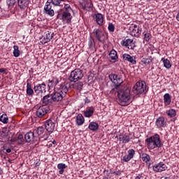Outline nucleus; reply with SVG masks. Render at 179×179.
I'll list each match as a JSON object with an SVG mask.
<instances>
[{
    "instance_id": "obj_1",
    "label": "nucleus",
    "mask_w": 179,
    "mask_h": 179,
    "mask_svg": "<svg viewBox=\"0 0 179 179\" xmlns=\"http://www.w3.org/2000/svg\"><path fill=\"white\" fill-rule=\"evenodd\" d=\"M111 94H117V103L120 106H128L131 103V89L128 87H121Z\"/></svg>"
},
{
    "instance_id": "obj_2",
    "label": "nucleus",
    "mask_w": 179,
    "mask_h": 179,
    "mask_svg": "<svg viewBox=\"0 0 179 179\" xmlns=\"http://www.w3.org/2000/svg\"><path fill=\"white\" fill-rule=\"evenodd\" d=\"M145 142L147 143L148 149H150L151 150L156 149V148H162L163 146L162 140H160V136L157 134L148 138Z\"/></svg>"
},
{
    "instance_id": "obj_3",
    "label": "nucleus",
    "mask_w": 179,
    "mask_h": 179,
    "mask_svg": "<svg viewBox=\"0 0 179 179\" xmlns=\"http://www.w3.org/2000/svg\"><path fill=\"white\" fill-rule=\"evenodd\" d=\"M132 92L136 96L146 94L148 93V87L145 81H138L133 87Z\"/></svg>"
},
{
    "instance_id": "obj_4",
    "label": "nucleus",
    "mask_w": 179,
    "mask_h": 179,
    "mask_svg": "<svg viewBox=\"0 0 179 179\" xmlns=\"http://www.w3.org/2000/svg\"><path fill=\"white\" fill-rule=\"evenodd\" d=\"M109 79L115 85V87L110 90V93H115L116 90H118L122 87L124 80H122V78H121V76L111 73L109 75Z\"/></svg>"
},
{
    "instance_id": "obj_5",
    "label": "nucleus",
    "mask_w": 179,
    "mask_h": 179,
    "mask_svg": "<svg viewBox=\"0 0 179 179\" xmlns=\"http://www.w3.org/2000/svg\"><path fill=\"white\" fill-rule=\"evenodd\" d=\"M85 75L83 74V71L80 70V69H76L72 71L69 77V80L70 82H78V80H82Z\"/></svg>"
},
{
    "instance_id": "obj_6",
    "label": "nucleus",
    "mask_w": 179,
    "mask_h": 179,
    "mask_svg": "<svg viewBox=\"0 0 179 179\" xmlns=\"http://www.w3.org/2000/svg\"><path fill=\"white\" fill-rule=\"evenodd\" d=\"M47 89V85L45 83L38 84L34 86V90L38 97H43V93H45Z\"/></svg>"
},
{
    "instance_id": "obj_7",
    "label": "nucleus",
    "mask_w": 179,
    "mask_h": 179,
    "mask_svg": "<svg viewBox=\"0 0 179 179\" xmlns=\"http://www.w3.org/2000/svg\"><path fill=\"white\" fill-rule=\"evenodd\" d=\"M34 132L37 139H40L38 136H41V138H45V141H47L48 136H50V134H45V129H44L43 127H39L37 129H35Z\"/></svg>"
},
{
    "instance_id": "obj_8",
    "label": "nucleus",
    "mask_w": 179,
    "mask_h": 179,
    "mask_svg": "<svg viewBox=\"0 0 179 179\" xmlns=\"http://www.w3.org/2000/svg\"><path fill=\"white\" fill-rule=\"evenodd\" d=\"M50 112V106H40L36 110V117L38 118H43L46 114H48Z\"/></svg>"
},
{
    "instance_id": "obj_9",
    "label": "nucleus",
    "mask_w": 179,
    "mask_h": 179,
    "mask_svg": "<svg viewBox=\"0 0 179 179\" xmlns=\"http://www.w3.org/2000/svg\"><path fill=\"white\" fill-rule=\"evenodd\" d=\"M93 34L94 37L99 41V43H103L106 40V36L101 29H95L93 31Z\"/></svg>"
},
{
    "instance_id": "obj_10",
    "label": "nucleus",
    "mask_w": 179,
    "mask_h": 179,
    "mask_svg": "<svg viewBox=\"0 0 179 179\" xmlns=\"http://www.w3.org/2000/svg\"><path fill=\"white\" fill-rule=\"evenodd\" d=\"M24 140L27 143H30V142H37L38 141L34 131L27 132L24 136Z\"/></svg>"
},
{
    "instance_id": "obj_11",
    "label": "nucleus",
    "mask_w": 179,
    "mask_h": 179,
    "mask_svg": "<svg viewBox=\"0 0 179 179\" xmlns=\"http://www.w3.org/2000/svg\"><path fill=\"white\" fill-rule=\"evenodd\" d=\"M69 87H72V85H71V83L64 82L60 84L57 91L62 93L65 97L66 96V94L69 91Z\"/></svg>"
},
{
    "instance_id": "obj_12",
    "label": "nucleus",
    "mask_w": 179,
    "mask_h": 179,
    "mask_svg": "<svg viewBox=\"0 0 179 179\" xmlns=\"http://www.w3.org/2000/svg\"><path fill=\"white\" fill-rule=\"evenodd\" d=\"M72 12L69 11H63L62 14H59L57 15V18L59 19L61 17L63 22H66V23H71V20H72V15H71Z\"/></svg>"
},
{
    "instance_id": "obj_13",
    "label": "nucleus",
    "mask_w": 179,
    "mask_h": 179,
    "mask_svg": "<svg viewBox=\"0 0 179 179\" xmlns=\"http://www.w3.org/2000/svg\"><path fill=\"white\" fill-rule=\"evenodd\" d=\"M43 106H51V104H54V101L52 99V96L51 94H48L45 95L41 100Z\"/></svg>"
},
{
    "instance_id": "obj_14",
    "label": "nucleus",
    "mask_w": 179,
    "mask_h": 179,
    "mask_svg": "<svg viewBox=\"0 0 179 179\" xmlns=\"http://www.w3.org/2000/svg\"><path fill=\"white\" fill-rule=\"evenodd\" d=\"M122 45L124 47H127L129 50H134L136 45H135V41L134 39L127 38L122 41Z\"/></svg>"
},
{
    "instance_id": "obj_15",
    "label": "nucleus",
    "mask_w": 179,
    "mask_h": 179,
    "mask_svg": "<svg viewBox=\"0 0 179 179\" xmlns=\"http://www.w3.org/2000/svg\"><path fill=\"white\" fill-rule=\"evenodd\" d=\"M45 128L48 134H52L55 129V123L51 120H48L45 122Z\"/></svg>"
},
{
    "instance_id": "obj_16",
    "label": "nucleus",
    "mask_w": 179,
    "mask_h": 179,
    "mask_svg": "<svg viewBox=\"0 0 179 179\" xmlns=\"http://www.w3.org/2000/svg\"><path fill=\"white\" fill-rule=\"evenodd\" d=\"M155 125L157 128H166L167 125V119L161 116L156 120Z\"/></svg>"
},
{
    "instance_id": "obj_17",
    "label": "nucleus",
    "mask_w": 179,
    "mask_h": 179,
    "mask_svg": "<svg viewBox=\"0 0 179 179\" xmlns=\"http://www.w3.org/2000/svg\"><path fill=\"white\" fill-rule=\"evenodd\" d=\"M166 169L167 165L163 162H159L152 167L153 171L156 173H162V171H166Z\"/></svg>"
},
{
    "instance_id": "obj_18",
    "label": "nucleus",
    "mask_w": 179,
    "mask_h": 179,
    "mask_svg": "<svg viewBox=\"0 0 179 179\" xmlns=\"http://www.w3.org/2000/svg\"><path fill=\"white\" fill-rule=\"evenodd\" d=\"M53 103H59V101H62L64 97H65L62 93L58 90L51 94Z\"/></svg>"
},
{
    "instance_id": "obj_19",
    "label": "nucleus",
    "mask_w": 179,
    "mask_h": 179,
    "mask_svg": "<svg viewBox=\"0 0 179 179\" xmlns=\"http://www.w3.org/2000/svg\"><path fill=\"white\" fill-rule=\"evenodd\" d=\"M45 13L48 15V16L52 17L55 15L54 9H52V6L51 2L47 1L44 7Z\"/></svg>"
},
{
    "instance_id": "obj_20",
    "label": "nucleus",
    "mask_w": 179,
    "mask_h": 179,
    "mask_svg": "<svg viewBox=\"0 0 179 179\" xmlns=\"http://www.w3.org/2000/svg\"><path fill=\"white\" fill-rule=\"evenodd\" d=\"M142 33V28L136 24L134 25V29L131 32V35L134 37H139Z\"/></svg>"
},
{
    "instance_id": "obj_21",
    "label": "nucleus",
    "mask_w": 179,
    "mask_h": 179,
    "mask_svg": "<svg viewBox=\"0 0 179 179\" xmlns=\"http://www.w3.org/2000/svg\"><path fill=\"white\" fill-rule=\"evenodd\" d=\"M122 58L124 61L130 62V64L132 65H136V59L135 56H131L130 55L125 53L122 55Z\"/></svg>"
},
{
    "instance_id": "obj_22",
    "label": "nucleus",
    "mask_w": 179,
    "mask_h": 179,
    "mask_svg": "<svg viewBox=\"0 0 179 179\" xmlns=\"http://www.w3.org/2000/svg\"><path fill=\"white\" fill-rule=\"evenodd\" d=\"M135 155V150L134 149H131L128 151V155H124L123 157V162H129V160H131V159L134 158V156Z\"/></svg>"
},
{
    "instance_id": "obj_23",
    "label": "nucleus",
    "mask_w": 179,
    "mask_h": 179,
    "mask_svg": "<svg viewBox=\"0 0 179 179\" xmlns=\"http://www.w3.org/2000/svg\"><path fill=\"white\" fill-rule=\"evenodd\" d=\"M29 2L30 0H17L18 6L20 9H26L27 8H29Z\"/></svg>"
},
{
    "instance_id": "obj_24",
    "label": "nucleus",
    "mask_w": 179,
    "mask_h": 179,
    "mask_svg": "<svg viewBox=\"0 0 179 179\" xmlns=\"http://www.w3.org/2000/svg\"><path fill=\"white\" fill-rule=\"evenodd\" d=\"M54 37V32H51L50 31H46L43 35V38L45 43H50L52 38Z\"/></svg>"
},
{
    "instance_id": "obj_25",
    "label": "nucleus",
    "mask_w": 179,
    "mask_h": 179,
    "mask_svg": "<svg viewBox=\"0 0 179 179\" xmlns=\"http://www.w3.org/2000/svg\"><path fill=\"white\" fill-rule=\"evenodd\" d=\"M49 84H48V87L49 89H51V87H55L57 83H59V80L57 77H52L48 80Z\"/></svg>"
},
{
    "instance_id": "obj_26",
    "label": "nucleus",
    "mask_w": 179,
    "mask_h": 179,
    "mask_svg": "<svg viewBox=\"0 0 179 179\" xmlns=\"http://www.w3.org/2000/svg\"><path fill=\"white\" fill-rule=\"evenodd\" d=\"M95 19L97 24L99 26H103L104 24V17L101 13L96 14Z\"/></svg>"
},
{
    "instance_id": "obj_27",
    "label": "nucleus",
    "mask_w": 179,
    "mask_h": 179,
    "mask_svg": "<svg viewBox=\"0 0 179 179\" xmlns=\"http://www.w3.org/2000/svg\"><path fill=\"white\" fill-rule=\"evenodd\" d=\"M109 58H110L112 62H117V60L118 59L117 51L112 50L109 53Z\"/></svg>"
},
{
    "instance_id": "obj_28",
    "label": "nucleus",
    "mask_w": 179,
    "mask_h": 179,
    "mask_svg": "<svg viewBox=\"0 0 179 179\" xmlns=\"http://www.w3.org/2000/svg\"><path fill=\"white\" fill-rule=\"evenodd\" d=\"M85 123V117L82 114H78L76 117V124L78 126L83 125Z\"/></svg>"
},
{
    "instance_id": "obj_29",
    "label": "nucleus",
    "mask_w": 179,
    "mask_h": 179,
    "mask_svg": "<svg viewBox=\"0 0 179 179\" xmlns=\"http://www.w3.org/2000/svg\"><path fill=\"white\" fill-rule=\"evenodd\" d=\"M164 103L165 106H170L171 103V96H170V94L166 93L164 95Z\"/></svg>"
},
{
    "instance_id": "obj_30",
    "label": "nucleus",
    "mask_w": 179,
    "mask_h": 179,
    "mask_svg": "<svg viewBox=\"0 0 179 179\" xmlns=\"http://www.w3.org/2000/svg\"><path fill=\"white\" fill-rule=\"evenodd\" d=\"M94 113V108L93 106L87 108L86 111L84 112L85 117H87V118H90V117H92L93 115V113Z\"/></svg>"
},
{
    "instance_id": "obj_31",
    "label": "nucleus",
    "mask_w": 179,
    "mask_h": 179,
    "mask_svg": "<svg viewBox=\"0 0 179 179\" xmlns=\"http://www.w3.org/2000/svg\"><path fill=\"white\" fill-rule=\"evenodd\" d=\"M88 128L90 131H97V129H99V124L92 122L90 123Z\"/></svg>"
},
{
    "instance_id": "obj_32",
    "label": "nucleus",
    "mask_w": 179,
    "mask_h": 179,
    "mask_svg": "<svg viewBox=\"0 0 179 179\" xmlns=\"http://www.w3.org/2000/svg\"><path fill=\"white\" fill-rule=\"evenodd\" d=\"M27 94L28 96H33L34 94V90L31 89V84H27Z\"/></svg>"
},
{
    "instance_id": "obj_33",
    "label": "nucleus",
    "mask_w": 179,
    "mask_h": 179,
    "mask_svg": "<svg viewBox=\"0 0 179 179\" xmlns=\"http://www.w3.org/2000/svg\"><path fill=\"white\" fill-rule=\"evenodd\" d=\"M73 89H76L79 92L82 90L83 87V82H78L75 85H71Z\"/></svg>"
},
{
    "instance_id": "obj_34",
    "label": "nucleus",
    "mask_w": 179,
    "mask_h": 179,
    "mask_svg": "<svg viewBox=\"0 0 179 179\" xmlns=\"http://www.w3.org/2000/svg\"><path fill=\"white\" fill-rule=\"evenodd\" d=\"M57 169L59 171V174H64V169H66V165L65 164H58Z\"/></svg>"
},
{
    "instance_id": "obj_35",
    "label": "nucleus",
    "mask_w": 179,
    "mask_h": 179,
    "mask_svg": "<svg viewBox=\"0 0 179 179\" xmlns=\"http://www.w3.org/2000/svg\"><path fill=\"white\" fill-rule=\"evenodd\" d=\"M141 160H143V162H145V163H148V162L150 161V157L149 156V155L146 153H143L141 155Z\"/></svg>"
},
{
    "instance_id": "obj_36",
    "label": "nucleus",
    "mask_w": 179,
    "mask_h": 179,
    "mask_svg": "<svg viewBox=\"0 0 179 179\" xmlns=\"http://www.w3.org/2000/svg\"><path fill=\"white\" fill-rule=\"evenodd\" d=\"M143 38L145 40V41L149 42L150 41V38H152V35L150 34V33L145 31L143 33Z\"/></svg>"
},
{
    "instance_id": "obj_37",
    "label": "nucleus",
    "mask_w": 179,
    "mask_h": 179,
    "mask_svg": "<svg viewBox=\"0 0 179 179\" xmlns=\"http://www.w3.org/2000/svg\"><path fill=\"white\" fill-rule=\"evenodd\" d=\"M162 61H163L164 66H165V68H167V69H170V68H171V63H170V60L162 58Z\"/></svg>"
},
{
    "instance_id": "obj_38",
    "label": "nucleus",
    "mask_w": 179,
    "mask_h": 179,
    "mask_svg": "<svg viewBox=\"0 0 179 179\" xmlns=\"http://www.w3.org/2000/svg\"><path fill=\"white\" fill-rule=\"evenodd\" d=\"M13 49V56L15 57V58H17V57L20 55V50H19V46L14 45Z\"/></svg>"
},
{
    "instance_id": "obj_39",
    "label": "nucleus",
    "mask_w": 179,
    "mask_h": 179,
    "mask_svg": "<svg viewBox=\"0 0 179 179\" xmlns=\"http://www.w3.org/2000/svg\"><path fill=\"white\" fill-rule=\"evenodd\" d=\"M166 113L169 117H171V118H173V117H176V115H177V112H176V110L174 109H170L169 110H167Z\"/></svg>"
},
{
    "instance_id": "obj_40",
    "label": "nucleus",
    "mask_w": 179,
    "mask_h": 179,
    "mask_svg": "<svg viewBox=\"0 0 179 179\" xmlns=\"http://www.w3.org/2000/svg\"><path fill=\"white\" fill-rule=\"evenodd\" d=\"M92 6H93V4H92V3L87 1L84 4V6H83V9H84L85 10H90Z\"/></svg>"
},
{
    "instance_id": "obj_41",
    "label": "nucleus",
    "mask_w": 179,
    "mask_h": 179,
    "mask_svg": "<svg viewBox=\"0 0 179 179\" xmlns=\"http://www.w3.org/2000/svg\"><path fill=\"white\" fill-rule=\"evenodd\" d=\"M0 121L1 122H3V124H8L9 118H8V116L6 115H2L1 116H0Z\"/></svg>"
},
{
    "instance_id": "obj_42",
    "label": "nucleus",
    "mask_w": 179,
    "mask_h": 179,
    "mask_svg": "<svg viewBox=\"0 0 179 179\" xmlns=\"http://www.w3.org/2000/svg\"><path fill=\"white\" fill-rule=\"evenodd\" d=\"M122 143H128L129 141H131V137L129 136V134H124L122 136Z\"/></svg>"
},
{
    "instance_id": "obj_43",
    "label": "nucleus",
    "mask_w": 179,
    "mask_h": 179,
    "mask_svg": "<svg viewBox=\"0 0 179 179\" xmlns=\"http://www.w3.org/2000/svg\"><path fill=\"white\" fill-rule=\"evenodd\" d=\"M17 0H6V3L8 8H13Z\"/></svg>"
},
{
    "instance_id": "obj_44",
    "label": "nucleus",
    "mask_w": 179,
    "mask_h": 179,
    "mask_svg": "<svg viewBox=\"0 0 179 179\" xmlns=\"http://www.w3.org/2000/svg\"><path fill=\"white\" fill-rule=\"evenodd\" d=\"M152 62V59L150 58H143L141 59V64H143L144 65L148 66L149 64Z\"/></svg>"
},
{
    "instance_id": "obj_45",
    "label": "nucleus",
    "mask_w": 179,
    "mask_h": 179,
    "mask_svg": "<svg viewBox=\"0 0 179 179\" xmlns=\"http://www.w3.org/2000/svg\"><path fill=\"white\" fill-rule=\"evenodd\" d=\"M18 145H23L24 143V138H23V134H20L17 137Z\"/></svg>"
},
{
    "instance_id": "obj_46",
    "label": "nucleus",
    "mask_w": 179,
    "mask_h": 179,
    "mask_svg": "<svg viewBox=\"0 0 179 179\" xmlns=\"http://www.w3.org/2000/svg\"><path fill=\"white\" fill-rule=\"evenodd\" d=\"M61 2H63L62 0H50V3H52L55 6H59Z\"/></svg>"
},
{
    "instance_id": "obj_47",
    "label": "nucleus",
    "mask_w": 179,
    "mask_h": 179,
    "mask_svg": "<svg viewBox=\"0 0 179 179\" xmlns=\"http://www.w3.org/2000/svg\"><path fill=\"white\" fill-rule=\"evenodd\" d=\"M108 29L110 33H114V31L115 30V27H114V24L113 23H109Z\"/></svg>"
},
{
    "instance_id": "obj_48",
    "label": "nucleus",
    "mask_w": 179,
    "mask_h": 179,
    "mask_svg": "<svg viewBox=\"0 0 179 179\" xmlns=\"http://www.w3.org/2000/svg\"><path fill=\"white\" fill-rule=\"evenodd\" d=\"M64 12H72V8H71V6L69 4H65L64 5Z\"/></svg>"
},
{
    "instance_id": "obj_49",
    "label": "nucleus",
    "mask_w": 179,
    "mask_h": 179,
    "mask_svg": "<svg viewBox=\"0 0 179 179\" xmlns=\"http://www.w3.org/2000/svg\"><path fill=\"white\" fill-rule=\"evenodd\" d=\"M88 45H89L90 48H93V40L90 39V41L88 42Z\"/></svg>"
},
{
    "instance_id": "obj_50",
    "label": "nucleus",
    "mask_w": 179,
    "mask_h": 179,
    "mask_svg": "<svg viewBox=\"0 0 179 179\" xmlns=\"http://www.w3.org/2000/svg\"><path fill=\"white\" fill-rule=\"evenodd\" d=\"M0 73H5L6 75H7L8 73H6V69H0Z\"/></svg>"
},
{
    "instance_id": "obj_51",
    "label": "nucleus",
    "mask_w": 179,
    "mask_h": 179,
    "mask_svg": "<svg viewBox=\"0 0 179 179\" xmlns=\"http://www.w3.org/2000/svg\"><path fill=\"white\" fill-rule=\"evenodd\" d=\"M84 101H85V104H89V103H90V99L89 98L86 97L84 99Z\"/></svg>"
},
{
    "instance_id": "obj_52",
    "label": "nucleus",
    "mask_w": 179,
    "mask_h": 179,
    "mask_svg": "<svg viewBox=\"0 0 179 179\" xmlns=\"http://www.w3.org/2000/svg\"><path fill=\"white\" fill-rule=\"evenodd\" d=\"M113 174H115V176H120L121 174V172L120 171L114 172Z\"/></svg>"
},
{
    "instance_id": "obj_53",
    "label": "nucleus",
    "mask_w": 179,
    "mask_h": 179,
    "mask_svg": "<svg viewBox=\"0 0 179 179\" xmlns=\"http://www.w3.org/2000/svg\"><path fill=\"white\" fill-rule=\"evenodd\" d=\"M160 179H170L169 176H162Z\"/></svg>"
},
{
    "instance_id": "obj_54",
    "label": "nucleus",
    "mask_w": 179,
    "mask_h": 179,
    "mask_svg": "<svg viewBox=\"0 0 179 179\" xmlns=\"http://www.w3.org/2000/svg\"><path fill=\"white\" fill-rule=\"evenodd\" d=\"M3 174V171L2 170V168L0 167V176H2Z\"/></svg>"
},
{
    "instance_id": "obj_55",
    "label": "nucleus",
    "mask_w": 179,
    "mask_h": 179,
    "mask_svg": "<svg viewBox=\"0 0 179 179\" xmlns=\"http://www.w3.org/2000/svg\"><path fill=\"white\" fill-rule=\"evenodd\" d=\"M6 152H7V153H10V152H12V150H10V148H8L6 150Z\"/></svg>"
},
{
    "instance_id": "obj_56",
    "label": "nucleus",
    "mask_w": 179,
    "mask_h": 179,
    "mask_svg": "<svg viewBox=\"0 0 179 179\" xmlns=\"http://www.w3.org/2000/svg\"><path fill=\"white\" fill-rule=\"evenodd\" d=\"M119 141H120V142H121V141L122 142V136H121V137L119 138Z\"/></svg>"
},
{
    "instance_id": "obj_57",
    "label": "nucleus",
    "mask_w": 179,
    "mask_h": 179,
    "mask_svg": "<svg viewBox=\"0 0 179 179\" xmlns=\"http://www.w3.org/2000/svg\"><path fill=\"white\" fill-rule=\"evenodd\" d=\"M55 143H57V141H55V140H54V141H52V144H53V145H55Z\"/></svg>"
},
{
    "instance_id": "obj_58",
    "label": "nucleus",
    "mask_w": 179,
    "mask_h": 179,
    "mask_svg": "<svg viewBox=\"0 0 179 179\" xmlns=\"http://www.w3.org/2000/svg\"><path fill=\"white\" fill-rule=\"evenodd\" d=\"M63 2H64V1H65V0H62Z\"/></svg>"
},
{
    "instance_id": "obj_59",
    "label": "nucleus",
    "mask_w": 179,
    "mask_h": 179,
    "mask_svg": "<svg viewBox=\"0 0 179 179\" xmlns=\"http://www.w3.org/2000/svg\"><path fill=\"white\" fill-rule=\"evenodd\" d=\"M1 1H2V0H0V2H1Z\"/></svg>"
}]
</instances>
